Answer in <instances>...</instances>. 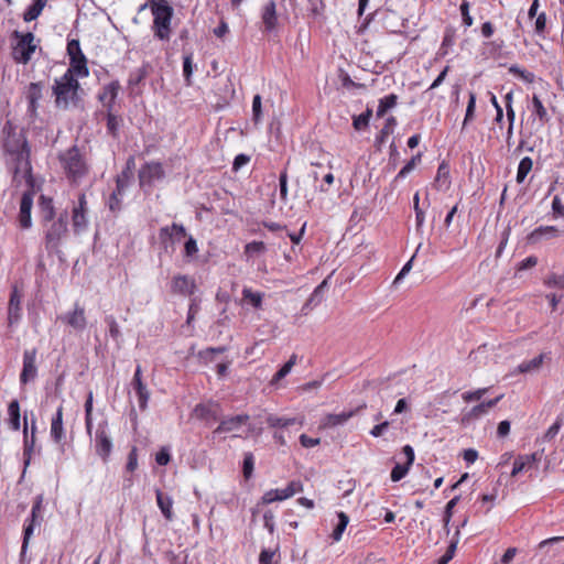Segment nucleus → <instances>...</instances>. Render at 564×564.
Wrapping results in <instances>:
<instances>
[{
    "mask_svg": "<svg viewBox=\"0 0 564 564\" xmlns=\"http://www.w3.org/2000/svg\"><path fill=\"white\" fill-rule=\"evenodd\" d=\"M37 209L44 247L50 253H58L69 235L68 214L66 210L57 213L54 199L44 194L37 198Z\"/></svg>",
    "mask_w": 564,
    "mask_h": 564,
    "instance_id": "1",
    "label": "nucleus"
},
{
    "mask_svg": "<svg viewBox=\"0 0 564 564\" xmlns=\"http://www.w3.org/2000/svg\"><path fill=\"white\" fill-rule=\"evenodd\" d=\"M3 150L15 164V173H30L32 170L30 155L31 149L25 133L18 130L10 121L3 127Z\"/></svg>",
    "mask_w": 564,
    "mask_h": 564,
    "instance_id": "2",
    "label": "nucleus"
},
{
    "mask_svg": "<svg viewBox=\"0 0 564 564\" xmlns=\"http://www.w3.org/2000/svg\"><path fill=\"white\" fill-rule=\"evenodd\" d=\"M55 97V106L59 109H68L69 107H77L82 101L80 94L83 89L74 76L63 75L54 79L52 87Z\"/></svg>",
    "mask_w": 564,
    "mask_h": 564,
    "instance_id": "3",
    "label": "nucleus"
},
{
    "mask_svg": "<svg viewBox=\"0 0 564 564\" xmlns=\"http://www.w3.org/2000/svg\"><path fill=\"white\" fill-rule=\"evenodd\" d=\"M61 166L73 185H78L89 173V164L85 154L77 145H73L58 154Z\"/></svg>",
    "mask_w": 564,
    "mask_h": 564,
    "instance_id": "4",
    "label": "nucleus"
},
{
    "mask_svg": "<svg viewBox=\"0 0 564 564\" xmlns=\"http://www.w3.org/2000/svg\"><path fill=\"white\" fill-rule=\"evenodd\" d=\"M149 7L153 15L152 31L154 37L160 41H169L172 33L173 8L166 0H150Z\"/></svg>",
    "mask_w": 564,
    "mask_h": 564,
    "instance_id": "5",
    "label": "nucleus"
},
{
    "mask_svg": "<svg viewBox=\"0 0 564 564\" xmlns=\"http://www.w3.org/2000/svg\"><path fill=\"white\" fill-rule=\"evenodd\" d=\"M13 36L18 39L17 44L12 48V58L20 64H28L31 61L32 54L36 50L34 44V34L32 32L21 33L13 32Z\"/></svg>",
    "mask_w": 564,
    "mask_h": 564,
    "instance_id": "6",
    "label": "nucleus"
},
{
    "mask_svg": "<svg viewBox=\"0 0 564 564\" xmlns=\"http://www.w3.org/2000/svg\"><path fill=\"white\" fill-rule=\"evenodd\" d=\"M43 509V495H37L34 498V502L31 510V516L25 520L23 527V541L21 546V555L23 556L29 547V542L31 536L33 535L35 527H39L43 520L42 516Z\"/></svg>",
    "mask_w": 564,
    "mask_h": 564,
    "instance_id": "7",
    "label": "nucleus"
},
{
    "mask_svg": "<svg viewBox=\"0 0 564 564\" xmlns=\"http://www.w3.org/2000/svg\"><path fill=\"white\" fill-rule=\"evenodd\" d=\"M186 237V229L183 225L173 223L159 230V241L163 252L171 256L175 250V243Z\"/></svg>",
    "mask_w": 564,
    "mask_h": 564,
    "instance_id": "8",
    "label": "nucleus"
},
{
    "mask_svg": "<svg viewBox=\"0 0 564 564\" xmlns=\"http://www.w3.org/2000/svg\"><path fill=\"white\" fill-rule=\"evenodd\" d=\"M72 228L76 235L85 232L89 227V206L85 193L78 195L77 203L73 206Z\"/></svg>",
    "mask_w": 564,
    "mask_h": 564,
    "instance_id": "9",
    "label": "nucleus"
},
{
    "mask_svg": "<svg viewBox=\"0 0 564 564\" xmlns=\"http://www.w3.org/2000/svg\"><path fill=\"white\" fill-rule=\"evenodd\" d=\"M139 185L141 188H151L156 181L165 177V171L160 162L151 161L144 163L138 173Z\"/></svg>",
    "mask_w": 564,
    "mask_h": 564,
    "instance_id": "10",
    "label": "nucleus"
},
{
    "mask_svg": "<svg viewBox=\"0 0 564 564\" xmlns=\"http://www.w3.org/2000/svg\"><path fill=\"white\" fill-rule=\"evenodd\" d=\"M303 490V485L301 481H291L283 489H271L264 492L261 497L259 505H269L274 501H282L288 498L293 497L296 492H301Z\"/></svg>",
    "mask_w": 564,
    "mask_h": 564,
    "instance_id": "11",
    "label": "nucleus"
},
{
    "mask_svg": "<svg viewBox=\"0 0 564 564\" xmlns=\"http://www.w3.org/2000/svg\"><path fill=\"white\" fill-rule=\"evenodd\" d=\"M34 200V191L30 189L22 194L17 217L21 229H30L32 227V208Z\"/></svg>",
    "mask_w": 564,
    "mask_h": 564,
    "instance_id": "12",
    "label": "nucleus"
},
{
    "mask_svg": "<svg viewBox=\"0 0 564 564\" xmlns=\"http://www.w3.org/2000/svg\"><path fill=\"white\" fill-rule=\"evenodd\" d=\"M131 178L126 174H119L116 178V188L108 199V207L111 213L118 214L122 209V197L129 187Z\"/></svg>",
    "mask_w": 564,
    "mask_h": 564,
    "instance_id": "13",
    "label": "nucleus"
},
{
    "mask_svg": "<svg viewBox=\"0 0 564 564\" xmlns=\"http://www.w3.org/2000/svg\"><path fill=\"white\" fill-rule=\"evenodd\" d=\"M107 422H102L98 425L95 438V448L98 456L102 460H107L112 451V441L106 431Z\"/></svg>",
    "mask_w": 564,
    "mask_h": 564,
    "instance_id": "14",
    "label": "nucleus"
},
{
    "mask_svg": "<svg viewBox=\"0 0 564 564\" xmlns=\"http://www.w3.org/2000/svg\"><path fill=\"white\" fill-rule=\"evenodd\" d=\"M131 387L134 390L138 397V403L141 411H144L148 406V401L150 399V392L142 381V369L141 366L138 365L131 381Z\"/></svg>",
    "mask_w": 564,
    "mask_h": 564,
    "instance_id": "15",
    "label": "nucleus"
},
{
    "mask_svg": "<svg viewBox=\"0 0 564 564\" xmlns=\"http://www.w3.org/2000/svg\"><path fill=\"white\" fill-rule=\"evenodd\" d=\"M367 404L362 403L355 410H350L347 412H341L339 414H327L323 417L321 421V429H333L339 425H344L349 419L355 416L357 413H359L361 410L366 409Z\"/></svg>",
    "mask_w": 564,
    "mask_h": 564,
    "instance_id": "16",
    "label": "nucleus"
},
{
    "mask_svg": "<svg viewBox=\"0 0 564 564\" xmlns=\"http://www.w3.org/2000/svg\"><path fill=\"white\" fill-rule=\"evenodd\" d=\"M23 294L15 284L12 289V292L10 294L9 305H8V324L9 326H13L17 324L21 318V301H22Z\"/></svg>",
    "mask_w": 564,
    "mask_h": 564,
    "instance_id": "17",
    "label": "nucleus"
},
{
    "mask_svg": "<svg viewBox=\"0 0 564 564\" xmlns=\"http://www.w3.org/2000/svg\"><path fill=\"white\" fill-rule=\"evenodd\" d=\"M35 349L25 350L23 354V368L20 375L22 383H26L36 377L37 370L35 366Z\"/></svg>",
    "mask_w": 564,
    "mask_h": 564,
    "instance_id": "18",
    "label": "nucleus"
},
{
    "mask_svg": "<svg viewBox=\"0 0 564 564\" xmlns=\"http://www.w3.org/2000/svg\"><path fill=\"white\" fill-rule=\"evenodd\" d=\"M328 293V284H317L310 297L304 303L301 312L303 315H307L310 311L318 306L326 297Z\"/></svg>",
    "mask_w": 564,
    "mask_h": 564,
    "instance_id": "19",
    "label": "nucleus"
},
{
    "mask_svg": "<svg viewBox=\"0 0 564 564\" xmlns=\"http://www.w3.org/2000/svg\"><path fill=\"white\" fill-rule=\"evenodd\" d=\"M194 414L208 424L216 422L219 419V405L217 403H199L195 406Z\"/></svg>",
    "mask_w": 564,
    "mask_h": 564,
    "instance_id": "20",
    "label": "nucleus"
},
{
    "mask_svg": "<svg viewBox=\"0 0 564 564\" xmlns=\"http://www.w3.org/2000/svg\"><path fill=\"white\" fill-rule=\"evenodd\" d=\"M249 420V415L247 414H238L225 420H221L217 429L214 431V434H221L231 431L238 430L241 425L247 423Z\"/></svg>",
    "mask_w": 564,
    "mask_h": 564,
    "instance_id": "21",
    "label": "nucleus"
},
{
    "mask_svg": "<svg viewBox=\"0 0 564 564\" xmlns=\"http://www.w3.org/2000/svg\"><path fill=\"white\" fill-rule=\"evenodd\" d=\"M261 19L264 25V31L271 32L275 29L278 23V15L274 0H270L263 6Z\"/></svg>",
    "mask_w": 564,
    "mask_h": 564,
    "instance_id": "22",
    "label": "nucleus"
},
{
    "mask_svg": "<svg viewBox=\"0 0 564 564\" xmlns=\"http://www.w3.org/2000/svg\"><path fill=\"white\" fill-rule=\"evenodd\" d=\"M546 357L545 354H540L539 356L534 357L531 360H524L522 361L517 368H514L510 376L518 375V373H536L542 368L544 358Z\"/></svg>",
    "mask_w": 564,
    "mask_h": 564,
    "instance_id": "23",
    "label": "nucleus"
},
{
    "mask_svg": "<svg viewBox=\"0 0 564 564\" xmlns=\"http://www.w3.org/2000/svg\"><path fill=\"white\" fill-rule=\"evenodd\" d=\"M70 75L76 77H87L89 75V69L87 66V58L85 55L76 56L69 58V67L64 73L65 75Z\"/></svg>",
    "mask_w": 564,
    "mask_h": 564,
    "instance_id": "24",
    "label": "nucleus"
},
{
    "mask_svg": "<svg viewBox=\"0 0 564 564\" xmlns=\"http://www.w3.org/2000/svg\"><path fill=\"white\" fill-rule=\"evenodd\" d=\"M119 89L120 85L116 80L106 85L102 91L99 94L98 98L107 107V110H112Z\"/></svg>",
    "mask_w": 564,
    "mask_h": 564,
    "instance_id": "25",
    "label": "nucleus"
},
{
    "mask_svg": "<svg viewBox=\"0 0 564 564\" xmlns=\"http://www.w3.org/2000/svg\"><path fill=\"white\" fill-rule=\"evenodd\" d=\"M42 84L41 83H31L28 87L26 98L29 101L28 110L32 116L36 115V110L39 107V100L42 99Z\"/></svg>",
    "mask_w": 564,
    "mask_h": 564,
    "instance_id": "26",
    "label": "nucleus"
},
{
    "mask_svg": "<svg viewBox=\"0 0 564 564\" xmlns=\"http://www.w3.org/2000/svg\"><path fill=\"white\" fill-rule=\"evenodd\" d=\"M51 437L55 443H61L65 436L63 427V406L59 405L51 422Z\"/></svg>",
    "mask_w": 564,
    "mask_h": 564,
    "instance_id": "27",
    "label": "nucleus"
},
{
    "mask_svg": "<svg viewBox=\"0 0 564 564\" xmlns=\"http://www.w3.org/2000/svg\"><path fill=\"white\" fill-rule=\"evenodd\" d=\"M62 319L75 329H84L86 327L85 311L78 304L72 313L66 314Z\"/></svg>",
    "mask_w": 564,
    "mask_h": 564,
    "instance_id": "28",
    "label": "nucleus"
},
{
    "mask_svg": "<svg viewBox=\"0 0 564 564\" xmlns=\"http://www.w3.org/2000/svg\"><path fill=\"white\" fill-rule=\"evenodd\" d=\"M155 496H156L158 506H159L162 514L164 516V518L167 521H172L173 517H174L173 511H172V507H173L172 497L162 492L160 489L155 490Z\"/></svg>",
    "mask_w": 564,
    "mask_h": 564,
    "instance_id": "29",
    "label": "nucleus"
},
{
    "mask_svg": "<svg viewBox=\"0 0 564 564\" xmlns=\"http://www.w3.org/2000/svg\"><path fill=\"white\" fill-rule=\"evenodd\" d=\"M540 459L538 453H533L531 455L519 456L513 462V468L511 471L512 476H517L525 468H530L533 464H535Z\"/></svg>",
    "mask_w": 564,
    "mask_h": 564,
    "instance_id": "30",
    "label": "nucleus"
},
{
    "mask_svg": "<svg viewBox=\"0 0 564 564\" xmlns=\"http://www.w3.org/2000/svg\"><path fill=\"white\" fill-rule=\"evenodd\" d=\"M265 422L270 427L273 429H286L295 423H299L300 425L303 424L302 421H297L296 417H282L273 414L268 415Z\"/></svg>",
    "mask_w": 564,
    "mask_h": 564,
    "instance_id": "31",
    "label": "nucleus"
},
{
    "mask_svg": "<svg viewBox=\"0 0 564 564\" xmlns=\"http://www.w3.org/2000/svg\"><path fill=\"white\" fill-rule=\"evenodd\" d=\"M8 413H9V424L13 431H19L21 423H20V405L18 400H12L9 403L8 406Z\"/></svg>",
    "mask_w": 564,
    "mask_h": 564,
    "instance_id": "32",
    "label": "nucleus"
},
{
    "mask_svg": "<svg viewBox=\"0 0 564 564\" xmlns=\"http://www.w3.org/2000/svg\"><path fill=\"white\" fill-rule=\"evenodd\" d=\"M46 3L47 0H34L33 4H31L23 13V20L25 22H31L37 19Z\"/></svg>",
    "mask_w": 564,
    "mask_h": 564,
    "instance_id": "33",
    "label": "nucleus"
},
{
    "mask_svg": "<svg viewBox=\"0 0 564 564\" xmlns=\"http://www.w3.org/2000/svg\"><path fill=\"white\" fill-rule=\"evenodd\" d=\"M398 102V96L395 94H390L379 99V105L377 108V117H383L388 110L392 109Z\"/></svg>",
    "mask_w": 564,
    "mask_h": 564,
    "instance_id": "34",
    "label": "nucleus"
},
{
    "mask_svg": "<svg viewBox=\"0 0 564 564\" xmlns=\"http://www.w3.org/2000/svg\"><path fill=\"white\" fill-rule=\"evenodd\" d=\"M337 518H338V522L332 533V539L335 542H338L341 540L343 533L349 523V517L343 511L337 512Z\"/></svg>",
    "mask_w": 564,
    "mask_h": 564,
    "instance_id": "35",
    "label": "nucleus"
},
{
    "mask_svg": "<svg viewBox=\"0 0 564 564\" xmlns=\"http://www.w3.org/2000/svg\"><path fill=\"white\" fill-rule=\"evenodd\" d=\"M24 421H25V426H24V456H28V458L25 459L24 464L25 466L29 465L30 463V455H31V452L33 451V446H34V443H35V421L33 420L32 421V434H31V438L28 437V423H26V417H24Z\"/></svg>",
    "mask_w": 564,
    "mask_h": 564,
    "instance_id": "36",
    "label": "nucleus"
},
{
    "mask_svg": "<svg viewBox=\"0 0 564 564\" xmlns=\"http://www.w3.org/2000/svg\"><path fill=\"white\" fill-rule=\"evenodd\" d=\"M242 302L254 308H260L262 303V293L253 292L251 289L246 288L242 291Z\"/></svg>",
    "mask_w": 564,
    "mask_h": 564,
    "instance_id": "37",
    "label": "nucleus"
},
{
    "mask_svg": "<svg viewBox=\"0 0 564 564\" xmlns=\"http://www.w3.org/2000/svg\"><path fill=\"white\" fill-rule=\"evenodd\" d=\"M397 126V119L393 116H390L386 120L384 127L380 130L378 135L376 137V143L378 145L382 144L386 139L389 137V134L392 133L393 128Z\"/></svg>",
    "mask_w": 564,
    "mask_h": 564,
    "instance_id": "38",
    "label": "nucleus"
},
{
    "mask_svg": "<svg viewBox=\"0 0 564 564\" xmlns=\"http://www.w3.org/2000/svg\"><path fill=\"white\" fill-rule=\"evenodd\" d=\"M532 165L533 161L529 156H525L520 161L517 171V182L519 184H521L525 180L527 175L532 170Z\"/></svg>",
    "mask_w": 564,
    "mask_h": 564,
    "instance_id": "39",
    "label": "nucleus"
},
{
    "mask_svg": "<svg viewBox=\"0 0 564 564\" xmlns=\"http://www.w3.org/2000/svg\"><path fill=\"white\" fill-rule=\"evenodd\" d=\"M435 184H437L440 187L445 185V187H448L449 185V167L446 163H441L437 169L436 177H435Z\"/></svg>",
    "mask_w": 564,
    "mask_h": 564,
    "instance_id": "40",
    "label": "nucleus"
},
{
    "mask_svg": "<svg viewBox=\"0 0 564 564\" xmlns=\"http://www.w3.org/2000/svg\"><path fill=\"white\" fill-rule=\"evenodd\" d=\"M422 153H417L412 156V159L399 171L395 180L404 178L409 173H411L414 167L421 162Z\"/></svg>",
    "mask_w": 564,
    "mask_h": 564,
    "instance_id": "41",
    "label": "nucleus"
},
{
    "mask_svg": "<svg viewBox=\"0 0 564 564\" xmlns=\"http://www.w3.org/2000/svg\"><path fill=\"white\" fill-rule=\"evenodd\" d=\"M120 121L121 120L116 115L112 113V110H110V111L108 110V113H107V131L113 138L118 137Z\"/></svg>",
    "mask_w": 564,
    "mask_h": 564,
    "instance_id": "42",
    "label": "nucleus"
},
{
    "mask_svg": "<svg viewBox=\"0 0 564 564\" xmlns=\"http://www.w3.org/2000/svg\"><path fill=\"white\" fill-rule=\"evenodd\" d=\"M532 105H533L534 112L538 116V118L543 123L547 122L550 120L547 111H546L545 107L543 106L541 99L536 95H533V97H532Z\"/></svg>",
    "mask_w": 564,
    "mask_h": 564,
    "instance_id": "43",
    "label": "nucleus"
},
{
    "mask_svg": "<svg viewBox=\"0 0 564 564\" xmlns=\"http://www.w3.org/2000/svg\"><path fill=\"white\" fill-rule=\"evenodd\" d=\"M371 115H372V110L368 108L365 112L360 113L359 116L354 117V121H352L354 128L356 130L366 129L369 124Z\"/></svg>",
    "mask_w": 564,
    "mask_h": 564,
    "instance_id": "44",
    "label": "nucleus"
},
{
    "mask_svg": "<svg viewBox=\"0 0 564 564\" xmlns=\"http://www.w3.org/2000/svg\"><path fill=\"white\" fill-rule=\"evenodd\" d=\"M267 247L262 241H251L245 246V254L253 257L261 254L265 251Z\"/></svg>",
    "mask_w": 564,
    "mask_h": 564,
    "instance_id": "45",
    "label": "nucleus"
},
{
    "mask_svg": "<svg viewBox=\"0 0 564 564\" xmlns=\"http://www.w3.org/2000/svg\"><path fill=\"white\" fill-rule=\"evenodd\" d=\"M475 109H476V95L474 93H469L466 113H465V118L463 121V128H465L474 119Z\"/></svg>",
    "mask_w": 564,
    "mask_h": 564,
    "instance_id": "46",
    "label": "nucleus"
},
{
    "mask_svg": "<svg viewBox=\"0 0 564 564\" xmlns=\"http://www.w3.org/2000/svg\"><path fill=\"white\" fill-rule=\"evenodd\" d=\"M545 234L556 237L558 235V229L554 226H541L531 232L529 239L535 241Z\"/></svg>",
    "mask_w": 564,
    "mask_h": 564,
    "instance_id": "47",
    "label": "nucleus"
},
{
    "mask_svg": "<svg viewBox=\"0 0 564 564\" xmlns=\"http://www.w3.org/2000/svg\"><path fill=\"white\" fill-rule=\"evenodd\" d=\"M296 355L293 354L290 359L280 368V370L274 375V380H281L283 379L285 376H288L290 373V371L292 370L293 366L296 364Z\"/></svg>",
    "mask_w": 564,
    "mask_h": 564,
    "instance_id": "48",
    "label": "nucleus"
},
{
    "mask_svg": "<svg viewBox=\"0 0 564 564\" xmlns=\"http://www.w3.org/2000/svg\"><path fill=\"white\" fill-rule=\"evenodd\" d=\"M460 499V496H455L454 498H452L446 507H445V512H444V528L445 530L448 532L449 529H448V524H449V521H451V518L453 516V510H454V507L458 503Z\"/></svg>",
    "mask_w": 564,
    "mask_h": 564,
    "instance_id": "49",
    "label": "nucleus"
},
{
    "mask_svg": "<svg viewBox=\"0 0 564 564\" xmlns=\"http://www.w3.org/2000/svg\"><path fill=\"white\" fill-rule=\"evenodd\" d=\"M335 177L332 172H327L322 176V183L319 185H315V189L319 193H328L329 187L334 184Z\"/></svg>",
    "mask_w": 564,
    "mask_h": 564,
    "instance_id": "50",
    "label": "nucleus"
},
{
    "mask_svg": "<svg viewBox=\"0 0 564 564\" xmlns=\"http://www.w3.org/2000/svg\"><path fill=\"white\" fill-rule=\"evenodd\" d=\"M410 466L406 464H397L391 470V480L397 482L400 481L408 474Z\"/></svg>",
    "mask_w": 564,
    "mask_h": 564,
    "instance_id": "51",
    "label": "nucleus"
},
{
    "mask_svg": "<svg viewBox=\"0 0 564 564\" xmlns=\"http://www.w3.org/2000/svg\"><path fill=\"white\" fill-rule=\"evenodd\" d=\"M488 392V388H480L475 391H467L462 394L465 402H473L480 400Z\"/></svg>",
    "mask_w": 564,
    "mask_h": 564,
    "instance_id": "52",
    "label": "nucleus"
},
{
    "mask_svg": "<svg viewBox=\"0 0 564 564\" xmlns=\"http://www.w3.org/2000/svg\"><path fill=\"white\" fill-rule=\"evenodd\" d=\"M262 116V102H261V96L254 95L252 99V120L254 123H259Z\"/></svg>",
    "mask_w": 564,
    "mask_h": 564,
    "instance_id": "53",
    "label": "nucleus"
},
{
    "mask_svg": "<svg viewBox=\"0 0 564 564\" xmlns=\"http://www.w3.org/2000/svg\"><path fill=\"white\" fill-rule=\"evenodd\" d=\"M147 68L140 67L130 74L128 83L130 86H135L140 84L147 77Z\"/></svg>",
    "mask_w": 564,
    "mask_h": 564,
    "instance_id": "54",
    "label": "nucleus"
},
{
    "mask_svg": "<svg viewBox=\"0 0 564 564\" xmlns=\"http://www.w3.org/2000/svg\"><path fill=\"white\" fill-rule=\"evenodd\" d=\"M459 11L463 19V24L465 26H471L474 23L473 17L469 13V2L467 0H463L459 7Z\"/></svg>",
    "mask_w": 564,
    "mask_h": 564,
    "instance_id": "55",
    "label": "nucleus"
},
{
    "mask_svg": "<svg viewBox=\"0 0 564 564\" xmlns=\"http://www.w3.org/2000/svg\"><path fill=\"white\" fill-rule=\"evenodd\" d=\"M509 72L518 77H521L528 83H532L534 75L530 72H527L525 69L521 68L518 65H512L509 67Z\"/></svg>",
    "mask_w": 564,
    "mask_h": 564,
    "instance_id": "56",
    "label": "nucleus"
},
{
    "mask_svg": "<svg viewBox=\"0 0 564 564\" xmlns=\"http://www.w3.org/2000/svg\"><path fill=\"white\" fill-rule=\"evenodd\" d=\"M254 458L251 453H246L243 457L242 471L246 478H250L253 471Z\"/></svg>",
    "mask_w": 564,
    "mask_h": 564,
    "instance_id": "57",
    "label": "nucleus"
},
{
    "mask_svg": "<svg viewBox=\"0 0 564 564\" xmlns=\"http://www.w3.org/2000/svg\"><path fill=\"white\" fill-rule=\"evenodd\" d=\"M198 252V247L196 240L189 236L184 245V256L187 258H193Z\"/></svg>",
    "mask_w": 564,
    "mask_h": 564,
    "instance_id": "58",
    "label": "nucleus"
},
{
    "mask_svg": "<svg viewBox=\"0 0 564 564\" xmlns=\"http://www.w3.org/2000/svg\"><path fill=\"white\" fill-rule=\"evenodd\" d=\"M279 549L270 550L262 549L259 555V564H273V557L276 555Z\"/></svg>",
    "mask_w": 564,
    "mask_h": 564,
    "instance_id": "59",
    "label": "nucleus"
},
{
    "mask_svg": "<svg viewBox=\"0 0 564 564\" xmlns=\"http://www.w3.org/2000/svg\"><path fill=\"white\" fill-rule=\"evenodd\" d=\"M105 322H106V324L108 325L110 336H111L113 339H116V340H117V339H119V338H120V336H121V333H120L119 326H118V324H117V322H116L115 317H113V316H111V315H110V316H107V317L105 318Z\"/></svg>",
    "mask_w": 564,
    "mask_h": 564,
    "instance_id": "60",
    "label": "nucleus"
},
{
    "mask_svg": "<svg viewBox=\"0 0 564 564\" xmlns=\"http://www.w3.org/2000/svg\"><path fill=\"white\" fill-rule=\"evenodd\" d=\"M226 350H227V348L225 346L209 347V348H206L205 350L199 351V356H200V358L205 359L206 361H212L214 354H223Z\"/></svg>",
    "mask_w": 564,
    "mask_h": 564,
    "instance_id": "61",
    "label": "nucleus"
},
{
    "mask_svg": "<svg viewBox=\"0 0 564 564\" xmlns=\"http://www.w3.org/2000/svg\"><path fill=\"white\" fill-rule=\"evenodd\" d=\"M67 54H68L69 58L84 55L78 40L73 39V40L68 41Z\"/></svg>",
    "mask_w": 564,
    "mask_h": 564,
    "instance_id": "62",
    "label": "nucleus"
},
{
    "mask_svg": "<svg viewBox=\"0 0 564 564\" xmlns=\"http://www.w3.org/2000/svg\"><path fill=\"white\" fill-rule=\"evenodd\" d=\"M458 541H452L444 555L438 558L437 564H447L454 556Z\"/></svg>",
    "mask_w": 564,
    "mask_h": 564,
    "instance_id": "63",
    "label": "nucleus"
},
{
    "mask_svg": "<svg viewBox=\"0 0 564 564\" xmlns=\"http://www.w3.org/2000/svg\"><path fill=\"white\" fill-rule=\"evenodd\" d=\"M562 423H563L562 419H556V421L545 432V434L543 436L544 441L553 440L560 432Z\"/></svg>",
    "mask_w": 564,
    "mask_h": 564,
    "instance_id": "64",
    "label": "nucleus"
}]
</instances>
